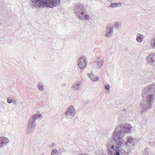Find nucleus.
Wrapping results in <instances>:
<instances>
[{
    "label": "nucleus",
    "instance_id": "c85d7f7f",
    "mask_svg": "<svg viewBox=\"0 0 155 155\" xmlns=\"http://www.w3.org/2000/svg\"><path fill=\"white\" fill-rule=\"evenodd\" d=\"M59 153H62L63 152V149H60L58 150Z\"/></svg>",
    "mask_w": 155,
    "mask_h": 155
},
{
    "label": "nucleus",
    "instance_id": "ddd939ff",
    "mask_svg": "<svg viewBox=\"0 0 155 155\" xmlns=\"http://www.w3.org/2000/svg\"><path fill=\"white\" fill-rule=\"evenodd\" d=\"M147 62L150 64L155 65V53H151L147 57Z\"/></svg>",
    "mask_w": 155,
    "mask_h": 155
},
{
    "label": "nucleus",
    "instance_id": "412c9836",
    "mask_svg": "<svg viewBox=\"0 0 155 155\" xmlns=\"http://www.w3.org/2000/svg\"><path fill=\"white\" fill-rule=\"evenodd\" d=\"M150 150L148 149H146L143 151V155H150Z\"/></svg>",
    "mask_w": 155,
    "mask_h": 155
},
{
    "label": "nucleus",
    "instance_id": "6ab92c4d",
    "mask_svg": "<svg viewBox=\"0 0 155 155\" xmlns=\"http://www.w3.org/2000/svg\"><path fill=\"white\" fill-rule=\"evenodd\" d=\"M150 45L153 48L155 49V37L152 38L150 40Z\"/></svg>",
    "mask_w": 155,
    "mask_h": 155
},
{
    "label": "nucleus",
    "instance_id": "f8f14e48",
    "mask_svg": "<svg viewBox=\"0 0 155 155\" xmlns=\"http://www.w3.org/2000/svg\"><path fill=\"white\" fill-rule=\"evenodd\" d=\"M113 27L108 25L106 27L105 36L107 38H110L113 35Z\"/></svg>",
    "mask_w": 155,
    "mask_h": 155
},
{
    "label": "nucleus",
    "instance_id": "423d86ee",
    "mask_svg": "<svg viewBox=\"0 0 155 155\" xmlns=\"http://www.w3.org/2000/svg\"><path fill=\"white\" fill-rule=\"evenodd\" d=\"M42 117L39 112H37L35 114L33 115L30 118L28 126L35 129L36 127V121L38 119H41Z\"/></svg>",
    "mask_w": 155,
    "mask_h": 155
},
{
    "label": "nucleus",
    "instance_id": "f3484780",
    "mask_svg": "<svg viewBox=\"0 0 155 155\" xmlns=\"http://www.w3.org/2000/svg\"><path fill=\"white\" fill-rule=\"evenodd\" d=\"M80 85V82H77L76 84H73L72 86V88L74 90H79Z\"/></svg>",
    "mask_w": 155,
    "mask_h": 155
},
{
    "label": "nucleus",
    "instance_id": "4468645a",
    "mask_svg": "<svg viewBox=\"0 0 155 155\" xmlns=\"http://www.w3.org/2000/svg\"><path fill=\"white\" fill-rule=\"evenodd\" d=\"M87 74L88 77L92 81H96L98 80L99 79V77L97 76L94 77L93 75V74L92 72H91L90 73H87Z\"/></svg>",
    "mask_w": 155,
    "mask_h": 155
},
{
    "label": "nucleus",
    "instance_id": "0eeeda50",
    "mask_svg": "<svg viewBox=\"0 0 155 155\" xmlns=\"http://www.w3.org/2000/svg\"><path fill=\"white\" fill-rule=\"evenodd\" d=\"M75 113V108L73 106L71 105L65 111V117L67 119H71L74 117Z\"/></svg>",
    "mask_w": 155,
    "mask_h": 155
},
{
    "label": "nucleus",
    "instance_id": "aec40b11",
    "mask_svg": "<svg viewBox=\"0 0 155 155\" xmlns=\"http://www.w3.org/2000/svg\"><path fill=\"white\" fill-rule=\"evenodd\" d=\"M104 61L103 60L99 59L97 60V66L98 68H101L103 64Z\"/></svg>",
    "mask_w": 155,
    "mask_h": 155
},
{
    "label": "nucleus",
    "instance_id": "7ed1b4c3",
    "mask_svg": "<svg viewBox=\"0 0 155 155\" xmlns=\"http://www.w3.org/2000/svg\"><path fill=\"white\" fill-rule=\"evenodd\" d=\"M107 147L109 155H128L126 151L116 145V143L113 144L111 140L108 141Z\"/></svg>",
    "mask_w": 155,
    "mask_h": 155
},
{
    "label": "nucleus",
    "instance_id": "393cba45",
    "mask_svg": "<svg viewBox=\"0 0 155 155\" xmlns=\"http://www.w3.org/2000/svg\"><path fill=\"white\" fill-rule=\"evenodd\" d=\"M83 17H84V19L86 20H89L90 18L89 16L86 14L83 15Z\"/></svg>",
    "mask_w": 155,
    "mask_h": 155
},
{
    "label": "nucleus",
    "instance_id": "b1692460",
    "mask_svg": "<svg viewBox=\"0 0 155 155\" xmlns=\"http://www.w3.org/2000/svg\"><path fill=\"white\" fill-rule=\"evenodd\" d=\"M114 27L118 28H120V25L119 23L116 22L114 23Z\"/></svg>",
    "mask_w": 155,
    "mask_h": 155
},
{
    "label": "nucleus",
    "instance_id": "cd10ccee",
    "mask_svg": "<svg viewBox=\"0 0 155 155\" xmlns=\"http://www.w3.org/2000/svg\"><path fill=\"white\" fill-rule=\"evenodd\" d=\"M78 155H89V154L86 153H79L78 154Z\"/></svg>",
    "mask_w": 155,
    "mask_h": 155
},
{
    "label": "nucleus",
    "instance_id": "c756f323",
    "mask_svg": "<svg viewBox=\"0 0 155 155\" xmlns=\"http://www.w3.org/2000/svg\"><path fill=\"white\" fill-rule=\"evenodd\" d=\"M12 103H13L14 104H17V101L15 100H13Z\"/></svg>",
    "mask_w": 155,
    "mask_h": 155
},
{
    "label": "nucleus",
    "instance_id": "a878e982",
    "mask_svg": "<svg viewBox=\"0 0 155 155\" xmlns=\"http://www.w3.org/2000/svg\"><path fill=\"white\" fill-rule=\"evenodd\" d=\"M104 88L107 91L110 89V86L109 84H105L104 85Z\"/></svg>",
    "mask_w": 155,
    "mask_h": 155
},
{
    "label": "nucleus",
    "instance_id": "473e14b6",
    "mask_svg": "<svg viewBox=\"0 0 155 155\" xmlns=\"http://www.w3.org/2000/svg\"><path fill=\"white\" fill-rule=\"evenodd\" d=\"M41 155H44V154H42Z\"/></svg>",
    "mask_w": 155,
    "mask_h": 155
},
{
    "label": "nucleus",
    "instance_id": "f257e3e1",
    "mask_svg": "<svg viewBox=\"0 0 155 155\" xmlns=\"http://www.w3.org/2000/svg\"><path fill=\"white\" fill-rule=\"evenodd\" d=\"M155 83L150 85L146 87L142 91V96L143 101L141 106L143 110L146 111L152 106V103L155 97Z\"/></svg>",
    "mask_w": 155,
    "mask_h": 155
},
{
    "label": "nucleus",
    "instance_id": "9d476101",
    "mask_svg": "<svg viewBox=\"0 0 155 155\" xmlns=\"http://www.w3.org/2000/svg\"><path fill=\"white\" fill-rule=\"evenodd\" d=\"M138 142L137 140L130 136L127 137V141L125 143V145L126 147H131L132 146H134Z\"/></svg>",
    "mask_w": 155,
    "mask_h": 155
},
{
    "label": "nucleus",
    "instance_id": "39448f33",
    "mask_svg": "<svg viewBox=\"0 0 155 155\" xmlns=\"http://www.w3.org/2000/svg\"><path fill=\"white\" fill-rule=\"evenodd\" d=\"M86 9L83 4H78L74 6V11L77 17L80 20H83V16Z\"/></svg>",
    "mask_w": 155,
    "mask_h": 155
},
{
    "label": "nucleus",
    "instance_id": "2f4dec72",
    "mask_svg": "<svg viewBox=\"0 0 155 155\" xmlns=\"http://www.w3.org/2000/svg\"><path fill=\"white\" fill-rule=\"evenodd\" d=\"M59 153L58 150H57L56 149V152H55V153Z\"/></svg>",
    "mask_w": 155,
    "mask_h": 155
},
{
    "label": "nucleus",
    "instance_id": "1a4fd4ad",
    "mask_svg": "<svg viewBox=\"0 0 155 155\" xmlns=\"http://www.w3.org/2000/svg\"><path fill=\"white\" fill-rule=\"evenodd\" d=\"M87 64V59L85 56H82L79 58L78 61V65L80 68L82 70L84 69Z\"/></svg>",
    "mask_w": 155,
    "mask_h": 155
},
{
    "label": "nucleus",
    "instance_id": "bb28decb",
    "mask_svg": "<svg viewBox=\"0 0 155 155\" xmlns=\"http://www.w3.org/2000/svg\"><path fill=\"white\" fill-rule=\"evenodd\" d=\"M56 152V149H53L52 150L51 155H55V154L56 153H55Z\"/></svg>",
    "mask_w": 155,
    "mask_h": 155
},
{
    "label": "nucleus",
    "instance_id": "f03ea898",
    "mask_svg": "<svg viewBox=\"0 0 155 155\" xmlns=\"http://www.w3.org/2000/svg\"><path fill=\"white\" fill-rule=\"evenodd\" d=\"M61 0H30V6L33 8L45 7L53 8L60 4Z\"/></svg>",
    "mask_w": 155,
    "mask_h": 155
},
{
    "label": "nucleus",
    "instance_id": "dca6fc26",
    "mask_svg": "<svg viewBox=\"0 0 155 155\" xmlns=\"http://www.w3.org/2000/svg\"><path fill=\"white\" fill-rule=\"evenodd\" d=\"M144 39V36L143 35L139 33L137 34L136 40L137 42L139 43H141Z\"/></svg>",
    "mask_w": 155,
    "mask_h": 155
},
{
    "label": "nucleus",
    "instance_id": "5701e85b",
    "mask_svg": "<svg viewBox=\"0 0 155 155\" xmlns=\"http://www.w3.org/2000/svg\"><path fill=\"white\" fill-rule=\"evenodd\" d=\"M14 98L12 99L11 97H8L7 98V102L8 104L12 103L13 100Z\"/></svg>",
    "mask_w": 155,
    "mask_h": 155
},
{
    "label": "nucleus",
    "instance_id": "4be33fe9",
    "mask_svg": "<svg viewBox=\"0 0 155 155\" xmlns=\"http://www.w3.org/2000/svg\"><path fill=\"white\" fill-rule=\"evenodd\" d=\"M39 90L40 91H42L44 90V86L41 83H39L38 85Z\"/></svg>",
    "mask_w": 155,
    "mask_h": 155
},
{
    "label": "nucleus",
    "instance_id": "2eb2a0df",
    "mask_svg": "<svg viewBox=\"0 0 155 155\" xmlns=\"http://www.w3.org/2000/svg\"><path fill=\"white\" fill-rule=\"evenodd\" d=\"M35 129V128L28 126L26 130V134L28 135H31L32 134Z\"/></svg>",
    "mask_w": 155,
    "mask_h": 155
},
{
    "label": "nucleus",
    "instance_id": "a211bd4d",
    "mask_svg": "<svg viewBox=\"0 0 155 155\" xmlns=\"http://www.w3.org/2000/svg\"><path fill=\"white\" fill-rule=\"evenodd\" d=\"M122 3L121 2L114 3H111L110 5V7L114 8L121 6Z\"/></svg>",
    "mask_w": 155,
    "mask_h": 155
},
{
    "label": "nucleus",
    "instance_id": "6e6552de",
    "mask_svg": "<svg viewBox=\"0 0 155 155\" xmlns=\"http://www.w3.org/2000/svg\"><path fill=\"white\" fill-rule=\"evenodd\" d=\"M120 130L124 133V134L126 133L130 134L134 131V128L129 124H122L120 127H119Z\"/></svg>",
    "mask_w": 155,
    "mask_h": 155
},
{
    "label": "nucleus",
    "instance_id": "9b49d317",
    "mask_svg": "<svg viewBox=\"0 0 155 155\" xmlns=\"http://www.w3.org/2000/svg\"><path fill=\"white\" fill-rule=\"evenodd\" d=\"M10 139L5 137H0V148L7 146L10 142Z\"/></svg>",
    "mask_w": 155,
    "mask_h": 155
},
{
    "label": "nucleus",
    "instance_id": "7c9ffc66",
    "mask_svg": "<svg viewBox=\"0 0 155 155\" xmlns=\"http://www.w3.org/2000/svg\"><path fill=\"white\" fill-rule=\"evenodd\" d=\"M66 84L65 83H63L61 85L62 87H63Z\"/></svg>",
    "mask_w": 155,
    "mask_h": 155
},
{
    "label": "nucleus",
    "instance_id": "20e7f679",
    "mask_svg": "<svg viewBox=\"0 0 155 155\" xmlns=\"http://www.w3.org/2000/svg\"><path fill=\"white\" fill-rule=\"evenodd\" d=\"M124 133L120 130L119 126L117 127L112 134V137L113 140L116 142V145L121 148L122 144V140L125 136Z\"/></svg>",
    "mask_w": 155,
    "mask_h": 155
}]
</instances>
